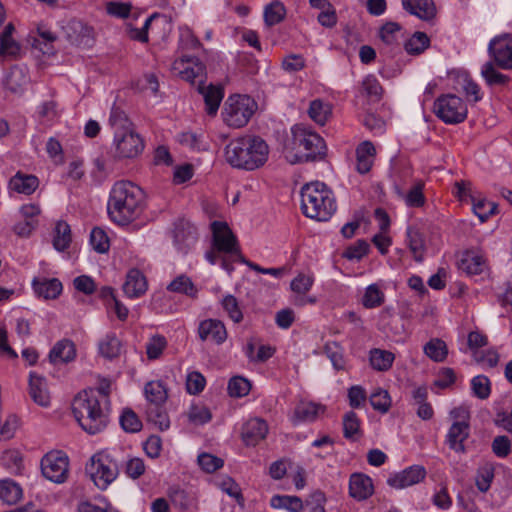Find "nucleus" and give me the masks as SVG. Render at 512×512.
Instances as JSON below:
<instances>
[{
	"label": "nucleus",
	"instance_id": "f257e3e1",
	"mask_svg": "<svg viewBox=\"0 0 512 512\" xmlns=\"http://www.w3.org/2000/svg\"><path fill=\"white\" fill-rule=\"evenodd\" d=\"M144 192L134 183L121 180L111 188L107 212L114 223L125 226L130 224L143 211Z\"/></svg>",
	"mask_w": 512,
	"mask_h": 512
},
{
	"label": "nucleus",
	"instance_id": "f03ea898",
	"mask_svg": "<svg viewBox=\"0 0 512 512\" xmlns=\"http://www.w3.org/2000/svg\"><path fill=\"white\" fill-rule=\"evenodd\" d=\"M110 401L105 395L92 389L79 392L72 401V412L81 426L88 434L94 435L103 431L109 423Z\"/></svg>",
	"mask_w": 512,
	"mask_h": 512
},
{
	"label": "nucleus",
	"instance_id": "7ed1b4c3",
	"mask_svg": "<svg viewBox=\"0 0 512 512\" xmlns=\"http://www.w3.org/2000/svg\"><path fill=\"white\" fill-rule=\"evenodd\" d=\"M172 71L183 80L191 84H197V91L203 96L206 111L209 115H215L223 99L224 92L220 85L204 84L206 67L197 58L183 56L172 64Z\"/></svg>",
	"mask_w": 512,
	"mask_h": 512
},
{
	"label": "nucleus",
	"instance_id": "20e7f679",
	"mask_svg": "<svg viewBox=\"0 0 512 512\" xmlns=\"http://www.w3.org/2000/svg\"><path fill=\"white\" fill-rule=\"evenodd\" d=\"M269 147L258 136H243L231 140L225 147V159L233 168L253 171L268 160Z\"/></svg>",
	"mask_w": 512,
	"mask_h": 512
},
{
	"label": "nucleus",
	"instance_id": "39448f33",
	"mask_svg": "<svg viewBox=\"0 0 512 512\" xmlns=\"http://www.w3.org/2000/svg\"><path fill=\"white\" fill-rule=\"evenodd\" d=\"M292 137L284 147L285 157L291 163L314 162L322 160L326 154V145L317 133L295 126Z\"/></svg>",
	"mask_w": 512,
	"mask_h": 512
},
{
	"label": "nucleus",
	"instance_id": "423d86ee",
	"mask_svg": "<svg viewBox=\"0 0 512 512\" xmlns=\"http://www.w3.org/2000/svg\"><path fill=\"white\" fill-rule=\"evenodd\" d=\"M301 209L311 219L327 221L336 211L333 192L322 182L305 184L301 189Z\"/></svg>",
	"mask_w": 512,
	"mask_h": 512
},
{
	"label": "nucleus",
	"instance_id": "0eeeda50",
	"mask_svg": "<svg viewBox=\"0 0 512 512\" xmlns=\"http://www.w3.org/2000/svg\"><path fill=\"white\" fill-rule=\"evenodd\" d=\"M213 232V246L218 252H223L221 267L230 274L233 271V262H244L240 253L237 239L226 222L214 221L211 224Z\"/></svg>",
	"mask_w": 512,
	"mask_h": 512
},
{
	"label": "nucleus",
	"instance_id": "6e6552de",
	"mask_svg": "<svg viewBox=\"0 0 512 512\" xmlns=\"http://www.w3.org/2000/svg\"><path fill=\"white\" fill-rule=\"evenodd\" d=\"M257 108L256 102L247 95L228 97L222 112L224 122L233 128L245 126Z\"/></svg>",
	"mask_w": 512,
	"mask_h": 512
},
{
	"label": "nucleus",
	"instance_id": "1a4fd4ad",
	"mask_svg": "<svg viewBox=\"0 0 512 512\" xmlns=\"http://www.w3.org/2000/svg\"><path fill=\"white\" fill-rule=\"evenodd\" d=\"M434 114L446 124H459L467 118V105L454 94L439 96L433 105Z\"/></svg>",
	"mask_w": 512,
	"mask_h": 512
},
{
	"label": "nucleus",
	"instance_id": "9d476101",
	"mask_svg": "<svg viewBox=\"0 0 512 512\" xmlns=\"http://www.w3.org/2000/svg\"><path fill=\"white\" fill-rule=\"evenodd\" d=\"M118 465L108 456H93L86 465V473L94 484L104 490L118 475Z\"/></svg>",
	"mask_w": 512,
	"mask_h": 512
},
{
	"label": "nucleus",
	"instance_id": "9b49d317",
	"mask_svg": "<svg viewBox=\"0 0 512 512\" xmlns=\"http://www.w3.org/2000/svg\"><path fill=\"white\" fill-rule=\"evenodd\" d=\"M43 476L54 482L63 483L67 480L69 472V458L62 451H50L41 459Z\"/></svg>",
	"mask_w": 512,
	"mask_h": 512
},
{
	"label": "nucleus",
	"instance_id": "f8f14e48",
	"mask_svg": "<svg viewBox=\"0 0 512 512\" xmlns=\"http://www.w3.org/2000/svg\"><path fill=\"white\" fill-rule=\"evenodd\" d=\"M114 156L117 159H132L144 150V141L134 130L124 131L114 135Z\"/></svg>",
	"mask_w": 512,
	"mask_h": 512
},
{
	"label": "nucleus",
	"instance_id": "ddd939ff",
	"mask_svg": "<svg viewBox=\"0 0 512 512\" xmlns=\"http://www.w3.org/2000/svg\"><path fill=\"white\" fill-rule=\"evenodd\" d=\"M172 237L176 248L186 254L197 242L198 232L189 221L180 219L174 223Z\"/></svg>",
	"mask_w": 512,
	"mask_h": 512
},
{
	"label": "nucleus",
	"instance_id": "4468645a",
	"mask_svg": "<svg viewBox=\"0 0 512 512\" xmlns=\"http://www.w3.org/2000/svg\"><path fill=\"white\" fill-rule=\"evenodd\" d=\"M489 53L496 64L503 69L512 68V35L495 37L489 43Z\"/></svg>",
	"mask_w": 512,
	"mask_h": 512
},
{
	"label": "nucleus",
	"instance_id": "2eb2a0df",
	"mask_svg": "<svg viewBox=\"0 0 512 512\" xmlns=\"http://www.w3.org/2000/svg\"><path fill=\"white\" fill-rule=\"evenodd\" d=\"M67 40L75 46L89 48L94 43L93 28L80 20H71L65 27Z\"/></svg>",
	"mask_w": 512,
	"mask_h": 512
},
{
	"label": "nucleus",
	"instance_id": "dca6fc26",
	"mask_svg": "<svg viewBox=\"0 0 512 512\" xmlns=\"http://www.w3.org/2000/svg\"><path fill=\"white\" fill-rule=\"evenodd\" d=\"M425 477L426 469L420 465H413L389 477L387 483L393 488L403 489L418 484Z\"/></svg>",
	"mask_w": 512,
	"mask_h": 512
},
{
	"label": "nucleus",
	"instance_id": "f3484780",
	"mask_svg": "<svg viewBox=\"0 0 512 512\" xmlns=\"http://www.w3.org/2000/svg\"><path fill=\"white\" fill-rule=\"evenodd\" d=\"M28 384V393L33 402L41 407H49L51 396L46 378L36 372H30Z\"/></svg>",
	"mask_w": 512,
	"mask_h": 512
},
{
	"label": "nucleus",
	"instance_id": "a211bd4d",
	"mask_svg": "<svg viewBox=\"0 0 512 512\" xmlns=\"http://www.w3.org/2000/svg\"><path fill=\"white\" fill-rule=\"evenodd\" d=\"M198 335L202 341L211 340L217 345L227 339V331L224 323L218 319H205L199 323Z\"/></svg>",
	"mask_w": 512,
	"mask_h": 512
},
{
	"label": "nucleus",
	"instance_id": "6ab92c4d",
	"mask_svg": "<svg viewBox=\"0 0 512 512\" xmlns=\"http://www.w3.org/2000/svg\"><path fill=\"white\" fill-rule=\"evenodd\" d=\"M374 492L372 479L362 473H354L349 479V495L357 501L366 500Z\"/></svg>",
	"mask_w": 512,
	"mask_h": 512
},
{
	"label": "nucleus",
	"instance_id": "aec40b11",
	"mask_svg": "<svg viewBox=\"0 0 512 512\" xmlns=\"http://www.w3.org/2000/svg\"><path fill=\"white\" fill-rule=\"evenodd\" d=\"M268 433V425L265 420L253 418L248 420L242 428V439L248 446H255L263 440Z\"/></svg>",
	"mask_w": 512,
	"mask_h": 512
},
{
	"label": "nucleus",
	"instance_id": "412c9836",
	"mask_svg": "<svg viewBox=\"0 0 512 512\" xmlns=\"http://www.w3.org/2000/svg\"><path fill=\"white\" fill-rule=\"evenodd\" d=\"M148 288L145 275L138 269H131L126 275V281L123 284L124 293L130 298L142 296Z\"/></svg>",
	"mask_w": 512,
	"mask_h": 512
},
{
	"label": "nucleus",
	"instance_id": "4be33fe9",
	"mask_svg": "<svg viewBox=\"0 0 512 512\" xmlns=\"http://www.w3.org/2000/svg\"><path fill=\"white\" fill-rule=\"evenodd\" d=\"M469 436V424L467 421H455L449 428L447 434V443L449 447L460 453L465 452L464 441Z\"/></svg>",
	"mask_w": 512,
	"mask_h": 512
},
{
	"label": "nucleus",
	"instance_id": "5701e85b",
	"mask_svg": "<svg viewBox=\"0 0 512 512\" xmlns=\"http://www.w3.org/2000/svg\"><path fill=\"white\" fill-rule=\"evenodd\" d=\"M403 9L411 15L429 21L436 15V7L433 0H402Z\"/></svg>",
	"mask_w": 512,
	"mask_h": 512
},
{
	"label": "nucleus",
	"instance_id": "b1692460",
	"mask_svg": "<svg viewBox=\"0 0 512 512\" xmlns=\"http://www.w3.org/2000/svg\"><path fill=\"white\" fill-rule=\"evenodd\" d=\"M75 357V345L68 339L58 341L49 353V360L52 364L68 363L73 361Z\"/></svg>",
	"mask_w": 512,
	"mask_h": 512
},
{
	"label": "nucleus",
	"instance_id": "393cba45",
	"mask_svg": "<svg viewBox=\"0 0 512 512\" xmlns=\"http://www.w3.org/2000/svg\"><path fill=\"white\" fill-rule=\"evenodd\" d=\"M32 286L35 293L44 299H55L62 292V283L57 278H34Z\"/></svg>",
	"mask_w": 512,
	"mask_h": 512
},
{
	"label": "nucleus",
	"instance_id": "a878e982",
	"mask_svg": "<svg viewBox=\"0 0 512 512\" xmlns=\"http://www.w3.org/2000/svg\"><path fill=\"white\" fill-rule=\"evenodd\" d=\"M29 83V76L25 68L13 66L4 80V86L12 93H22Z\"/></svg>",
	"mask_w": 512,
	"mask_h": 512
},
{
	"label": "nucleus",
	"instance_id": "bb28decb",
	"mask_svg": "<svg viewBox=\"0 0 512 512\" xmlns=\"http://www.w3.org/2000/svg\"><path fill=\"white\" fill-rule=\"evenodd\" d=\"M39 186V180L31 174L17 172L9 181V188L17 193L30 195Z\"/></svg>",
	"mask_w": 512,
	"mask_h": 512
},
{
	"label": "nucleus",
	"instance_id": "cd10ccee",
	"mask_svg": "<svg viewBox=\"0 0 512 512\" xmlns=\"http://www.w3.org/2000/svg\"><path fill=\"white\" fill-rule=\"evenodd\" d=\"M376 150L372 142L364 141L356 148V170L360 174H365L370 171Z\"/></svg>",
	"mask_w": 512,
	"mask_h": 512
},
{
	"label": "nucleus",
	"instance_id": "c85d7f7f",
	"mask_svg": "<svg viewBox=\"0 0 512 512\" xmlns=\"http://www.w3.org/2000/svg\"><path fill=\"white\" fill-rule=\"evenodd\" d=\"M324 411V407L312 402H300L295 410L292 418L294 424L299 422H312L314 421L320 412Z\"/></svg>",
	"mask_w": 512,
	"mask_h": 512
},
{
	"label": "nucleus",
	"instance_id": "c756f323",
	"mask_svg": "<svg viewBox=\"0 0 512 512\" xmlns=\"http://www.w3.org/2000/svg\"><path fill=\"white\" fill-rule=\"evenodd\" d=\"M0 462L13 475H21L24 470L23 457L17 449L5 450L1 455Z\"/></svg>",
	"mask_w": 512,
	"mask_h": 512
},
{
	"label": "nucleus",
	"instance_id": "7c9ffc66",
	"mask_svg": "<svg viewBox=\"0 0 512 512\" xmlns=\"http://www.w3.org/2000/svg\"><path fill=\"white\" fill-rule=\"evenodd\" d=\"M144 393L148 405H163L168 398L167 390L161 381L148 382L144 387Z\"/></svg>",
	"mask_w": 512,
	"mask_h": 512
},
{
	"label": "nucleus",
	"instance_id": "2f4dec72",
	"mask_svg": "<svg viewBox=\"0 0 512 512\" xmlns=\"http://www.w3.org/2000/svg\"><path fill=\"white\" fill-rule=\"evenodd\" d=\"M458 266L460 270L468 275H478L483 272L485 261L482 256L476 255L473 252H466L460 259Z\"/></svg>",
	"mask_w": 512,
	"mask_h": 512
},
{
	"label": "nucleus",
	"instance_id": "473e14b6",
	"mask_svg": "<svg viewBox=\"0 0 512 512\" xmlns=\"http://www.w3.org/2000/svg\"><path fill=\"white\" fill-rule=\"evenodd\" d=\"M395 355L387 350L374 348L369 353V361L374 370L388 371L394 362Z\"/></svg>",
	"mask_w": 512,
	"mask_h": 512
},
{
	"label": "nucleus",
	"instance_id": "72a5a7b5",
	"mask_svg": "<svg viewBox=\"0 0 512 512\" xmlns=\"http://www.w3.org/2000/svg\"><path fill=\"white\" fill-rule=\"evenodd\" d=\"M22 488L10 479L0 480V500L9 505L17 503L22 498Z\"/></svg>",
	"mask_w": 512,
	"mask_h": 512
},
{
	"label": "nucleus",
	"instance_id": "f704fd0d",
	"mask_svg": "<svg viewBox=\"0 0 512 512\" xmlns=\"http://www.w3.org/2000/svg\"><path fill=\"white\" fill-rule=\"evenodd\" d=\"M406 234L408 246L414 256V259L417 262L422 261L425 251V241L423 235L415 227H408Z\"/></svg>",
	"mask_w": 512,
	"mask_h": 512
},
{
	"label": "nucleus",
	"instance_id": "c9c22d12",
	"mask_svg": "<svg viewBox=\"0 0 512 512\" xmlns=\"http://www.w3.org/2000/svg\"><path fill=\"white\" fill-rule=\"evenodd\" d=\"M167 290L175 293L184 294L191 298H196L198 289L187 275H179L167 286Z\"/></svg>",
	"mask_w": 512,
	"mask_h": 512
},
{
	"label": "nucleus",
	"instance_id": "e433bc0d",
	"mask_svg": "<svg viewBox=\"0 0 512 512\" xmlns=\"http://www.w3.org/2000/svg\"><path fill=\"white\" fill-rule=\"evenodd\" d=\"M270 505L275 509H286L290 512L303 510V502L298 496L274 495L270 500Z\"/></svg>",
	"mask_w": 512,
	"mask_h": 512
},
{
	"label": "nucleus",
	"instance_id": "4c0bfd02",
	"mask_svg": "<svg viewBox=\"0 0 512 512\" xmlns=\"http://www.w3.org/2000/svg\"><path fill=\"white\" fill-rule=\"evenodd\" d=\"M332 113L331 106L321 99H315L308 109L309 117L317 124L324 125Z\"/></svg>",
	"mask_w": 512,
	"mask_h": 512
},
{
	"label": "nucleus",
	"instance_id": "58836bf2",
	"mask_svg": "<svg viewBox=\"0 0 512 512\" xmlns=\"http://www.w3.org/2000/svg\"><path fill=\"white\" fill-rule=\"evenodd\" d=\"M109 125L114 131V135L121 132L133 130V124L128 119L124 111L118 107L111 109Z\"/></svg>",
	"mask_w": 512,
	"mask_h": 512
},
{
	"label": "nucleus",
	"instance_id": "ea45409f",
	"mask_svg": "<svg viewBox=\"0 0 512 512\" xmlns=\"http://www.w3.org/2000/svg\"><path fill=\"white\" fill-rule=\"evenodd\" d=\"M324 353L331 361L335 370H345L346 361L344 349L337 342H327L324 346Z\"/></svg>",
	"mask_w": 512,
	"mask_h": 512
},
{
	"label": "nucleus",
	"instance_id": "a19ab883",
	"mask_svg": "<svg viewBox=\"0 0 512 512\" xmlns=\"http://www.w3.org/2000/svg\"><path fill=\"white\" fill-rule=\"evenodd\" d=\"M394 308L393 307H385L381 310L379 314V328L385 332L389 331L394 335H400L402 334L405 329L404 325H396L393 326L392 322L394 320Z\"/></svg>",
	"mask_w": 512,
	"mask_h": 512
},
{
	"label": "nucleus",
	"instance_id": "79ce46f5",
	"mask_svg": "<svg viewBox=\"0 0 512 512\" xmlns=\"http://www.w3.org/2000/svg\"><path fill=\"white\" fill-rule=\"evenodd\" d=\"M70 243H71L70 226L64 221L58 222L55 227V236L53 239L54 248L58 251H64L69 247Z\"/></svg>",
	"mask_w": 512,
	"mask_h": 512
},
{
	"label": "nucleus",
	"instance_id": "37998d69",
	"mask_svg": "<svg viewBox=\"0 0 512 512\" xmlns=\"http://www.w3.org/2000/svg\"><path fill=\"white\" fill-rule=\"evenodd\" d=\"M146 415L149 422L155 424L161 431L169 428L170 421L163 405H148Z\"/></svg>",
	"mask_w": 512,
	"mask_h": 512
},
{
	"label": "nucleus",
	"instance_id": "c03bdc74",
	"mask_svg": "<svg viewBox=\"0 0 512 512\" xmlns=\"http://www.w3.org/2000/svg\"><path fill=\"white\" fill-rule=\"evenodd\" d=\"M120 349V340L114 334L106 335L99 343L100 354L108 359L117 357L120 354Z\"/></svg>",
	"mask_w": 512,
	"mask_h": 512
},
{
	"label": "nucleus",
	"instance_id": "a18cd8bd",
	"mask_svg": "<svg viewBox=\"0 0 512 512\" xmlns=\"http://www.w3.org/2000/svg\"><path fill=\"white\" fill-rule=\"evenodd\" d=\"M424 353L435 362H442L448 354L447 346L441 339H432L424 346Z\"/></svg>",
	"mask_w": 512,
	"mask_h": 512
},
{
	"label": "nucleus",
	"instance_id": "49530a36",
	"mask_svg": "<svg viewBox=\"0 0 512 512\" xmlns=\"http://www.w3.org/2000/svg\"><path fill=\"white\" fill-rule=\"evenodd\" d=\"M286 14L284 5L279 1H274L267 5L264 10V21L267 26H273L280 23Z\"/></svg>",
	"mask_w": 512,
	"mask_h": 512
},
{
	"label": "nucleus",
	"instance_id": "de8ad7c7",
	"mask_svg": "<svg viewBox=\"0 0 512 512\" xmlns=\"http://www.w3.org/2000/svg\"><path fill=\"white\" fill-rule=\"evenodd\" d=\"M385 295L376 284L369 285L362 298V304L365 308L373 309L381 306Z\"/></svg>",
	"mask_w": 512,
	"mask_h": 512
},
{
	"label": "nucleus",
	"instance_id": "09e8293b",
	"mask_svg": "<svg viewBox=\"0 0 512 512\" xmlns=\"http://www.w3.org/2000/svg\"><path fill=\"white\" fill-rule=\"evenodd\" d=\"M430 40L424 32H415L405 43V50L408 54L417 55L422 53L428 46Z\"/></svg>",
	"mask_w": 512,
	"mask_h": 512
},
{
	"label": "nucleus",
	"instance_id": "8fccbe9b",
	"mask_svg": "<svg viewBox=\"0 0 512 512\" xmlns=\"http://www.w3.org/2000/svg\"><path fill=\"white\" fill-rule=\"evenodd\" d=\"M363 92L374 102L381 100L383 88L374 75L366 76L362 81Z\"/></svg>",
	"mask_w": 512,
	"mask_h": 512
},
{
	"label": "nucleus",
	"instance_id": "3c124183",
	"mask_svg": "<svg viewBox=\"0 0 512 512\" xmlns=\"http://www.w3.org/2000/svg\"><path fill=\"white\" fill-rule=\"evenodd\" d=\"M481 74L488 85H505L509 81V77L498 72L492 62L483 65Z\"/></svg>",
	"mask_w": 512,
	"mask_h": 512
},
{
	"label": "nucleus",
	"instance_id": "603ef678",
	"mask_svg": "<svg viewBox=\"0 0 512 512\" xmlns=\"http://www.w3.org/2000/svg\"><path fill=\"white\" fill-rule=\"evenodd\" d=\"M471 389L479 399H487L491 394V382L490 379L485 375H477L471 380Z\"/></svg>",
	"mask_w": 512,
	"mask_h": 512
},
{
	"label": "nucleus",
	"instance_id": "864d4df0",
	"mask_svg": "<svg viewBox=\"0 0 512 512\" xmlns=\"http://www.w3.org/2000/svg\"><path fill=\"white\" fill-rule=\"evenodd\" d=\"M250 389V381L242 376H235L229 380L228 393L232 397H244L249 393Z\"/></svg>",
	"mask_w": 512,
	"mask_h": 512
},
{
	"label": "nucleus",
	"instance_id": "5fc2aeb1",
	"mask_svg": "<svg viewBox=\"0 0 512 512\" xmlns=\"http://www.w3.org/2000/svg\"><path fill=\"white\" fill-rule=\"evenodd\" d=\"M360 433V420L353 411L346 413L343 417V435L346 439L354 440Z\"/></svg>",
	"mask_w": 512,
	"mask_h": 512
},
{
	"label": "nucleus",
	"instance_id": "6e6d98bb",
	"mask_svg": "<svg viewBox=\"0 0 512 512\" xmlns=\"http://www.w3.org/2000/svg\"><path fill=\"white\" fill-rule=\"evenodd\" d=\"M120 424L121 427L129 433L139 432L142 428V422L136 413L129 408L123 410L120 416Z\"/></svg>",
	"mask_w": 512,
	"mask_h": 512
},
{
	"label": "nucleus",
	"instance_id": "4d7b16f0",
	"mask_svg": "<svg viewBox=\"0 0 512 512\" xmlns=\"http://www.w3.org/2000/svg\"><path fill=\"white\" fill-rule=\"evenodd\" d=\"M90 243L93 249L98 253H106L110 247L106 232L99 227L92 229L90 233Z\"/></svg>",
	"mask_w": 512,
	"mask_h": 512
},
{
	"label": "nucleus",
	"instance_id": "13d9d810",
	"mask_svg": "<svg viewBox=\"0 0 512 512\" xmlns=\"http://www.w3.org/2000/svg\"><path fill=\"white\" fill-rule=\"evenodd\" d=\"M370 404L373 409L386 413L391 406V398L386 390L378 389L370 396Z\"/></svg>",
	"mask_w": 512,
	"mask_h": 512
},
{
	"label": "nucleus",
	"instance_id": "bf43d9fd",
	"mask_svg": "<svg viewBox=\"0 0 512 512\" xmlns=\"http://www.w3.org/2000/svg\"><path fill=\"white\" fill-rule=\"evenodd\" d=\"M212 418L210 410L204 405H192L188 412V419L195 425H203Z\"/></svg>",
	"mask_w": 512,
	"mask_h": 512
},
{
	"label": "nucleus",
	"instance_id": "052dcab7",
	"mask_svg": "<svg viewBox=\"0 0 512 512\" xmlns=\"http://www.w3.org/2000/svg\"><path fill=\"white\" fill-rule=\"evenodd\" d=\"M167 345L165 337L161 335L153 336L146 344L147 357L151 360L157 359Z\"/></svg>",
	"mask_w": 512,
	"mask_h": 512
},
{
	"label": "nucleus",
	"instance_id": "680f3d73",
	"mask_svg": "<svg viewBox=\"0 0 512 512\" xmlns=\"http://www.w3.org/2000/svg\"><path fill=\"white\" fill-rule=\"evenodd\" d=\"M222 306L232 321L235 323L242 321L243 314L239 308L237 299L233 295L225 296L222 300Z\"/></svg>",
	"mask_w": 512,
	"mask_h": 512
},
{
	"label": "nucleus",
	"instance_id": "e2e57ef3",
	"mask_svg": "<svg viewBox=\"0 0 512 512\" xmlns=\"http://www.w3.org/2000/svg\"><path fill=\"white\" fill-rule=\"evenodd\" d=\"M205 384L206 380L200 372L193 371L187 375L186 388L190 394H199L204 390Z\"/></svg>",
	"mask_w": 512,
	"mask_h": 512
},
{
	"label": "nucleus",
	"instance_id": "0e129e2a",
	"mask_svg": "<svg viewBox=\"0 0 512 512\" xmlns=\"http://www.w3.org/2000/svg\"><path fill=\"white\" fill-rule=\"evenodd\" d=\"M369 249L370 245L368 242L366 240L360 239L357 240L353 245L349 246L343 255L350 260H360L369 252Z\"/></svg>",
	"mask_w": 512,
	"mask_h": 512
},
{
	"label": "nucleus",
	"instance_id": "69168bd1",
	"mask_svg": "<svg viewBox=\"0 0 512 512\" xmlns=\"http://www.w3.org/2000/svg\"><path fill=\"white\" fill-rule=\"evenodd\" d=\"M473 357L478 364L486 365L489 368L497 366L500 358L498 352L494 349H489L486 351L475 350Z\"/></svg>",
	"mask_w": 512,
	"mask_h": 512
},
{
	"label": "nucleus",
	"instance_id": "338daca9",
	"mask_svg": "<svg viewBox=\"0 0 512 512\" xmlns=\"http://www.w3.org/2000/svg\"><path fill=\"white\" fill-rule=\"evenodd\" d=\"M198 464L204 471L212 473L223 466V460L214 455L202 453L198 456Z\"/></svg>",
	"mask_w": 512,
	"mask_h": 512
},
{
	"label": "nucleus",
	"instance_id": "774afa93",
	"mask_svg": "<svg viewBox=\"0 0 512 512\" xmlns=\"http://www.w3.org/2000/svg\"><path fill=\"white\" fill-rule=\"evenodd\" d=\"M313 277L305 274H299L291 282V289L299 295H305L313 285Z\"/></svg>",
	"mask_w": 512,
	"mask_h": 512
}]
</instances>
